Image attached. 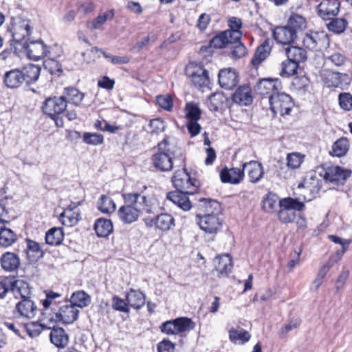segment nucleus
Returning a JSON list of instances; mask_svg holds the SVG:
<instances>
[{
  "label": "nucleus",
  "instance_id": "obj_1",
  "mask_svg": "<svg viewBox=\"0 0 352 352\" xmlns=\"http://www.w3.org/2000/svg\"><path fill=\"white\" fill-rule=\"evenodd\" d=\"M124 205L118 210V216L124 223L136 221L140 214H153L156 207L146 196L138 192L122 194Z\"/></svg>",
  "mask_w": 352,
  "mask_h": 352
},
{
  "label": "nucleus",
  "instance_id": "obj_2",
  "mask_svg": "<svg viewBox=\"0 0 352 352\" xmlns=\"http://www.w3.org/2000/svg\"><path fill=\"white\" fill-rule=\"evenodd\" d=\"M41 67L34 64H28L22 68L8 71L3 76V83L10 89H16L23 83L30 85L39 77Z\"/></svg>",
  "mask_w": 352,
  "mask_h": 352
},
{
  "label": "nucleus",
  "instance_id": "obj_3",
  "mask_svg": "<svg viewBox=\"0 0 352 352\" xmlns=\"http://www.w3.org/2000/svg\"><path fill=\"white\" fill-rule=\"evenodd\" d=\"M171 182L176 190L190 195L197 192L201 185L197 172L188 171L186 168L176 170L171 177Z\"/></svg>",
  "mask_w": 352,
  "mask_h": 352
},
{
  "label": "nucleus",
  "instance_id": "obj_4",
  "mask_svg": "<svg viewBox=\"0 0 352 352\" xmlns=\"http://www.w3.org/2000/svg\"><path fill=\"white\" fill-rule=\"evenodd\" d=\"M79 310L69 301L59 306L58 309L44 314V322H62L65 324H73L78 318Z\"/></svg>",
  "mask_w": 352,
  "mask_h": 352
},
{
  "label": "nucleus",
  "instance_id": "obj_5",
  "mask_svg": "<svg viewBox=\"0 0 352 352\" xmlns=\"http://www.w3.org/2000/svg\"><path fill=\"white\" fill-rule=\"evenodd\" d=\"M270 109L274 114L289 115L294 107L292 98L285 93H275L268 96Z\"/></svg>",
  "mask_w": 352,
  "mask_h": 352
},
{
  "label": "nucleus",
  "instance_id": "obj_6",
  "mask_svg": "<svg viewBox=\"0 0 352 352\" xmlns=\"http://www.w3.org/2000/svg\"><path fill=\"white\" fill-rule=\"evenodd\" d=\"M195 326V323L190 318L180 317L163 322L160 329L162 333L167 335H175L189 331L193 329Z\"/></svg>",
  "mask_w": 352,
  "mask_h": 352
},
{
  "label": "nucleus",
  "instance_id": "obj_7",
  "mask_svg": "<svg viewBox=\"0 0 352 352\" xmlns=\"http://www.w3.org/2000/svg\"><path fill=\"white\" fill-rule=\"evenodd\" d=\"M19 293L21 300L15 306V316L28 319L33 318L38 312L37 306L32 300L23 293L22 289Z\"/></svg>",
  "mask_w": 352,
  "mask_h": 352
},
{
  "label": "nucleus",
  "instance_id": "obj_8",
  "mask_svg": "<svg viewBox=\"0 0 352 352\" xmlns=\"http://www.w3.org/2000/svg\"><path fill=\"white\" fill-rule=\"evenodd\" d=\"M67 108V100L65 96L49 98L45 100L43 106L44 113L52 119L65 112Z\"/></svg>",
  "mask_w": 352,
  "mask_h": 352
},
{
  "label": "nucleus",
  "instance_id": "obj_9",
  "mask_svg": "<svg viewBox=\"0 0 352 352\" xmlns=\"http://www.w3.org/2000/svg\"><path fill=\"white\" fill-rule=\"evenodd\" d=\"M197 223L199 228L206 233H216L221 226V222L214 214L206 213L197 215Z\"/></svg>",
  "mask_w": 352,
  "mask_h": 352
},
{
  "label": "nucleus",
  "instance_id": "obj_10",
  "mask_svg": "<svg viewBox=\"0 0 352 352\" xmlns=\"http://www.w3.org/2000/svg\"><path fill=\"white\" fill-rule=\"evenodd\" d=\"M351 175V171L340 166L329 168L324 173V179L336 185H343Z\"/></svg>",
  "mask_w": 352,
  "mask_h": 352
},
{
  "label": "nucleus",
  "instance_id": "obj_11",
  "mask_svg": "<svg viewBox=\"0 0 352 352\" xmlns=\"http://www.w3.org/2000/svg\"><path fill=\"white\" fill-rule=\"evenodd\" d=\"M23 48L30 59L38 60L45 57L48 51L47 47L41 40L32 41L23 44Z\"/></svg>",
  "mask_w": 352,
  "mask_h": 352
},
{
  "label": "nucleus",
  "instance_id": "obj_12",
  "mask_svg": "<svg viewBox=\"0 0 352 352\" xmlns=\"http://www.w3.org/2000/svg\"><path fill=\"white\" fill-rule=\"evenodd\" d=\"M281 83L278 78H263L256 86V92L261 96H269L279 93Z\"/></svg>",
  "mask_w": 352,
  "mask_h": 352
},
{
  "label": "nucleus",
  "instance_id": "obj_13",
  "mask_svg": "<svg viewBox=\"0 0 352 352\" xmlns=\"http://www.w3.org/2000/svg\"><path fill=\"white\" fill-rule=\"evenodd\" d=\"M274 39L283 45H291L297 38L295 30H292L287 25L278 26L273 30Z\"/></svg>",
  "mask_w": 352,
  "mask_h": 352
},
{
  "label": "nucleus",
  "instance_id": "obj_14",
  "mask_svg": "<svg viewBox=\"0 0 352 352\" xmlns=\"http://www.w3.org/2000/svg\"><path fill=\"white\" fill-rule=\"evenodd\" d=\"M28 287V284L23 280L4 278L0 280V298H3L9 291L21 292V289Z\"/></svg>",
  "mask_w": 352,
  "mask_h": 352
},
{
  "label": "nucleus",
  "instance_id": "obj_15",
  "mask_svg": "<svg viewBox=\"0 0 352 352\" xmlns=\"http://www.w3.org/2000/svg\"><path fill=\"white\" fill-rule=\"evenodd\" d=\"M339 2L337 0H323L318 6V12L324 20L331 19L339 12Z\"/></svg>",
  "mask_w": 352,
  "mask_h": 352
},
{
  "label": "nucleus",
  "instance_id": "obj_16",
  "mask_svg": "<svg viewBox=\"0 0 352 352\" xmlns=\"http://www.w3.org/2000/svg\"><path fill=\"white\" fill-rule=\"evenodd\" d=\"M218 77L220 86L225 89H232L239 82V76L236 72L231 68L220 70Z\"/></svg>",
  "mask_w": 352,
  "mask_h": 352
},
{
  "label": "nucleus",
  "instance_id": "obj_17",
  "mask_svg": "<svg viewBox=\"0 0 352 352\" xmlns=\"http://www.w3.org/2000/svg\"><path fill=\"white\" fill-rule=\"evenodd\" d=\"M189 194L176 190L175 191L168 192L166 198V200L170 201L182 210L188 211L192 208V204L187 196Z\"/></svg>",
  "mask_w": 352,
  "mask_h": 352
},
{
  "label": "nucleus",
  "instance_id": "obj_18",
  "mask_svg": "<svg viewBox=\"0 0 352 352\" xmlns=\"http://www.w3.org/2000/svg\"><path fill=\"white\" fill-rule=\"evenodd\" d=\"M214 265L218 277L227 276L232 271V258L228 254L216 256L214 259Z\"/></svg>",
  "mask_w": 352,
  "mask_h": 352
},
{
  "label": "nucleus",
  "instance_id": "obj_19",
  "mask_svg": "<svg viewBox=\"0 0 352 352\" xmlns=\"http://www.w3.org/2000/svg\"><path fill=\"white\" fill-rule=\"evenodd\" d=\"M244 177L243 168H228L224 167L220 172L221 181L223 183H230L232 184H239Z\"/></svg>",
  "mask_w": 352,
  "mask_h": 352
},
{
  "label": "nucleus",
  "instance_id": "obj_20",
  "mask_svg": "<svg viewBox=\"0 0 352 352\" xmlns=\"http://www.w3.org/2000/svg\"><path fill=\"white\" fill-rule=\"evenodd\" d=\"M30 21L27 19H19L13 25L12 36L13 41L17 43H21L30 34Z\"/></svg>",
  "mask_w": 352,
  "mask_h": 352
},
{
  "label": "nucleus",
  "instance_id": "obj_21",
  "mask_svg": "<svg viewBox=\"0 0 352 352\" xmlns=\"http://www.w3.org/2000/svg\"><path fill=\"white\" fill-rule=\"evenodd\" d=\"M232 98L234 102L241 106L250 105L253 101L252 89L246 85L238 87Z\"/></svg>",
  "mask_w": 352,
  "mask_h": 352
},
{
  "label": "nucleus",
  "instance_id": "obj_22",
  "mask_svg": "<svg viewBox=\"0 0 352 352\" xmlns=\"http://www.w3.org/2000/svg\"><path fill=\"white\" fill-rule=\"evenodd\" d=\"M190 68L187 69V74L191 79V81L196 87H204L209 82L208 72L201 66L195 67L192 71Z\"/></svg>",
  "mask_w": 352,
  "mask_h": 352
},
{
  "label": "nucleus",
  "instance_id": "obj_23",
  "mask_svg": "<svg viewBox=\"0 0 352 352\" xmlns=\"http://www.w3.org/2000/svg\"><path fill=\"white\" fill-rule=\"evenodd\" d=\"M306 201L305 196H300L296 198L285 197L280 199L278 201L279 207H284L285 209L296 212H300L305 210Z\"/></svg>",
  "mask_w": 352,
  "mask_h": 352
},
{
  "label": "nucleus",
  "instance_id": "obj_24",
  "mask_svg": "<svg viewBox=\"0 0 352 352\" xmlns=\"http://www.w3.org/2000/svg\"><path fill=\"white\" fill-rule=\"evenodd\" d=\"M177 155H152L153 166L160 171H169L172 170L174 163L177 160Z\"/></svg>",
  "mask_w": 352,
  "mask_h": 352
},
{
  "label": "nucleus",
  "instance_id": "obj_25",
  "mask_svg": "<svg viewBox=\"0 0 352 352\" xmlns=\"http://www.w3.org/2000/svg\"><path fill=\"white\" fill-rule=\"evenodd\" d=\"M126 300L128 302L129 307L135 309H141L145 304L146 296L140 290H135L131 288L125 294Z\"/></svg>",
  "mask_w": 352,
  "mask_h": 352
},
{
  "label": "nucleus",
  "instance_id": "obj_26",
  "mask_svg": "<svg viewBox=\"0 0 352 352\" xmlns=\"http://www.w3.org/2000/svg\"><path fill=\"white\" fill-rule=\"evenodd\" d=\"M271 41L265 39L256 49L254 55L252 59V64L254 67L259 65L270 54L272 50Z\"/></svg>",
  "mask_w": 352,
  "mask_h": 352
},
{
  "label": "nucleus",
  "instance_id": "obj_27",
  "mask_svg": "<svg viewBox=\"0 0 352 352\" xmlns=\"http://www.w3.org/2000/svg\"><path fill=\"white\" fill-rule=\"evenodd\" d=\"M72 204H69L59 216V221L63 225L71 227L76 225L80 220V212L78 210H74Z\"/></svg>",
  "mask_w": 352,
  "mask_h": 352
},
{
  "label": "nucleus",
  "instance_id": "obj_28",
  "mask_svg": "<svg viewBox=\"0 0 352 352\" xmlns=\"http://www.w3.org/2000/svg\"><path fill=\"white\" fill-rule=\"evenodd\" d=\"M227 101V98L222 93L217 92L209 96L206 104L210 111L217 112L225 109Z\"/></svg>",
  "mask_w": 352,
  "mask_h": 352
},
{
  "label": "nucleus",
  "instance_id": "obj_29",
  "mask_svg": "<svg viewBox=\"0 0 352 352\" xmlns=\"http://www.w3.org/2000/svg\"><path fill=\"white\" fill-rule=\"evenodd\" d=\"M50 341L58 348H64L69 342V336L61 327H54L50 334Z\"/></svg>",
  "mask_w": 352,
  "mask_h": 352
},
{
  "label": "nucleus",
  "instance_id": "obj_30",
  "mask_svg": "<svg viewBox=\"0 0 352 352\" xmlns=\"http://www.w3.org/2000/svg\"><path fill=\"white\" fill-rule=\"evenodd\" d=\"M243 172L248 171L250 182L256 183L260 180L263 174L261 164L256 161L243 163Z\"/></svg>",
  "mask_w": 352,
  "mask_h": 352
},
{
  "label": "nucleus",
  "instance_id": "obj_31",
  "mask_svg": "<svg viewBox=\"0 0 352 352\" xmlns=\"http://www.w3.org/2000/svg\"><path fill=\"white\" fill-rule=\"evenodd\" d=\"M115 15L114 10H107L104 12L100 13L97 17L91 21L87 23V27L91 30H98L109 20L113 19Z\"/></svg>",
  "mask_w": 352,
  "mask_h": 352
},
{
  "label": "nucleus",
  "instance_id": "obj_32",
  "mask_svg": "<svg viewBox=\"0 0 352 352\" xmlns=\"http://www.w3.org/2000/svg\"><path fill=\"white\" fill-rule=\"evenodd\" d=\"M175 226V220L172 214L161 213L156 216L155 228L162 232H167Z\"/></svg>",
  "mask_w": 352,
  "mask_h": 352
},
{
  "label": "nucleus",
  "instance_id": "obj_33",
  "mask_svg": "<svg viewBox=\"0 0 352 352\" xmlns=\"http://www.w3.org/2000/svg\"><path fill=\"white\" fill-rule=\"evenodd\" d=\"M17 239L16 234L4 223L0 224V246L8 248L11 246Z\"/></svg>",
  "mask_w": 352,
  "mask_h": 352
},
{
  "label": "nucleus",
  "instance_id": "obj_34",
  "mask_svg": "<svg viewBox=\"0 0 352 352\" xmlns=\"http://www.w3.org/2000/svg\"><path fill=\"white\" fill-rule=\"evenodd\" d=\"M94 228L99 237H107L113 231V225L109 219L98 218L94 223Z\"/></svg>",
  "mask_w": 352,
  "mask_h": 352
},
{
  "label": "nucleus",
  "instance_id": "obj_35",
  "mask_svg": "<svg viewBox=\"0 0 352 352\" xmlns=\"http://www.w3.org/2000/svg\"><path fill=\"white\" fill-rule=\"evenodd\" d=\"M233 41L230 31L226 30L213 37L210 41V45L211 47L221 49L230 44Z\"/></svg>",
  "mask_w": 352,
  "mask_h": 352
},
{
  "label": "nucleus",
  "instance_id": "obj_36",
  "mask_svg": "<svg viewBox=\"0 0 352 352\" xmlns=\"http://www.w3.org/2000/svg\"><path fill=\"white\" fill-rule=\"evenodd\" d=\"M285 51L289 60L300 63L305 61L307 58V52L302 47L292 45L286 47Z\"/></svg>",
  "mask_w": 352,
  "mask_h": 352
},
{
  "label": "nucleus",
  "instance_id": "obj_37",
  "mask_svg": "<svg viewBox=\"0 0 352 352\" xmlns=\"http://www.w3.org/2000/svg\"><path fill=\"white\" fill-rule=\"evenodd\" d=\"M1 263L5 270L12 272L19 267L20 259L16 254L12 252H6L2 256Z\"/></svg>",
  "mask_w": 352,
  "mask_h": 352
},
{
  "label": "nucleus",
  "instance_id": "obj_38",
  "mask_svg": "<svg viewBox=\"0 0 352 352\" xmlns=\"http://www.w3.org/2000/svg\"><path fill=\"white\" fill-rule=\"evenodd\" d=\"M69 302L77 309L84 308L91 303V296L84 291H77L72 294Z\"/></svg>",
  "mask_w": 352,
  "mask_h": 352
},
{
  "label": "nucleus",
  "instance_id": "obj_39",
  "mask_svg": "<svg viewBox=\"0 0 352 352\" xmlns=\"http://www.w3.org/2000/svg\"><path fill=\"white\" fill-rule=\"evenodd\" d=\"M45 294L46 298L41 300L43 307V309L41 312L42 320H44L45 313L47 311H53L54 310V308H52L51 306L56 304L55 300L61 297V294L60 293L55 292L52 290H46L45 291Z\"/></svg>",
  "mask_w": 352,
  "mask_h": 352
},
{
  "label": "nucleus",
  "instance_id": "obj_40",
  "mask_svg": "<svg viewBox=\"0 0 352 352\" xmlns=\"http://www.w3.org/2000/svg\"><path fill=\"white\" fill-rule=\"evenodd\" d=\"M63 239L64 233L61 228L54 227L50 229L45 234V242L50 245H59Z\"/></svg>",
  "mask_w": 352,
  "mask_h": 352
},
{
  "label": "nucleus",
  "instance_id": "obj_41",
  "mask_svg": "<svg viewBox=\"0 0 352 352\" xmlns=\"http://www.w3.org/2000/svg\"><path fill=\"white\" fill-rule=\"evenodd\" d=\"M292 30L298 32L303 31L307 28V21L304 16L298 14L292 13L288 19L287 24Z\"/></svg>",
  "mask_w": 352,
  "mask_h": 352
},
{
  "label": "nucleus",
  "instance_id": "obj_42",
  "mask_svg": "<svg viewBox=\"0 0 352 352\" xmlns=\"http://www.w3.org/2000/svg\"><path fill=\"white\" fill-rule=\"evenodd\" d=\"M116 205L113 199L107 195H102L97 202V208L102 213L110 214L116 210Z\"/></svg>",
  "mask_w": 352,
  "mask_h": 352
},
{
  "label": "nucleus",
  "instance_id": "obj_43",
  "mask_svg": "<svg viewBox=\"0 0 352 352\" xmlns=\"http://www.w3.org/2000/svg\"><path fill=\"white\" fill-rule=\"evenodd\" d=\"M157 154H172L175 152L177 140L175 138L166 136L157 145Z\"/></svg>",
  "mask_w": 352,
  "mask_h": 352
},
{
  "label": "nucleus",
  "instance_id": "obj_44",
  "mask_svg": "<svg viewBox=\"0 0 352 352\" xmlns=\"http://www.w3.org/2000/svg\"><path fill=\"white\" fill-rule=\"evenodd\" d=\"M84 96L83 93L74 87H65L63 96L65 97L67 103L71 102L74 105L78 106L81 103Z\"/></svg>",
  "mask_w": 352,
  "mask_h": 352
},
{
  "label": "nucleus",
  "instance_id": "obj_45",
  "mask_svg": "<svg viewBox=\"0 0 352 352\" xmlns=\"http://www.w3.org/2000/svg\"><path fill=\"white\" fill-rule=\"evenodd\" d=\"M185 118L187 121H198L201 118V111L199 105L194 102H189L185 106Z\"/></svg>",
  "mask_w": 352,
  "mask_h": 352
},
{
  "label": "nucleus",
  "instance_id": "obj_46",
  "mask_svg": "<svg viewBox=\"0 0 352 352\" xmlns=\"http://www.w3.org/2000/svg\"><path fill=\"white\" fill-rule=\"evenodd\" d=\"M321 42L322 39L318 32L306 34L302 40L303 45L311 50H316Z\"/></svg>",
  "mask_w": 352,
  "mask_h": 352
},
{
  "label": "nucleus",
  "instance_id": "obj_47",
  "mask_svg": "<svg viewBox=\"0 0 352 352\" xmlns=\"http://www.w3.org/2000/svg\"><path fill=\"white\" fill-rule=\"evenodd\" d=\"M228 25L230 30V34H232L234 41H237L241 38V32L240 29L242 27V21L240 19L236 17H231L228 21Z\"/></svg>",
  "mask_w": 352,
  "mask_h": 352
},
{
  "label": "nucleus",
  "instance_id": "obj_48",
  "mask_svg": "<svg viewBox=\"0 0 352 352\" xmlns=\"http://www.w3.org/2000/svg\"><path fill=\"white\" fill-rule=\"evenodd\" d=\"M229 337L232 342L241 344L247 342L250 339V334L243 329L236 330L232 329L229 331Z\"/></svg>",
  "mask_w": 352,
  "mask_h": 352
},
{
  "label": "nucleus",
  "instance_id": "obj_49",
  "mask_svg": "<svg viewBox=\"0 0 352 352\" xmlns=\"http://www.w3.org/2000/svg\"><path fill=\"white\" fill-rule=\"evenodd\" d=\"M341 259V254L339 252H337L335 254L330 256L327 263L322 265L318 271L317 276L324 278L327 272L334 265L335 263H337Z\"/></svg>",
  "mask_w": 352,
  "mask_h": 352
},
{
  "label": "nucleus",
  "instance_id": "obj_50",
  "mask_svg": "<svg viewBox=\"0 0 352 352\" xmlns=\"http://www.w3.org/2000/svg\"><path fill=\"white\" fill-rule=\"evenodd\" d=\"M298 63L289 60L288 58L287 60L283 61L281 64L280 76L283 77H289L294 75L298 68Z\"/></svg>",
  "mask_w": 352,
  "mask_h": 352
},
{
  "label": "nucleus",
  "instance_id": "obj_51",
  "mask_svg": "<svg viewBox=\"0 0 352 352\" xmlns=\"http://www.w3.org/2000/svg\"><path fill=\"white\" fill-rule=\"evenodd\" d=\"M111 307L114 310L120 312L128 314L130 311L129 304L126 299H122L116 295L112 297Z\"/></svg>",
  "mask_w": 352,
  "mask_h": 352
},
{
  "label": "nucleus",
  "instance_id": "obj_52",
  "mask_svg": "<svg viewBox=\"0 0 352 352\" xmlns=\"http://www.w3.org/2000/svg\"><path fill=\"white\" fill-rule=\"evenodd\" d=\"M278 197L276 195L269 193L263 200V208L267 212H273L278 204Z\"/></svg>",
  "mask_w": 352,
  "mask_h": 352
},
{
  "label": "nucleus",
  "instance_id": "obj_53",
  "mask_svg": "<svg viewBox=\"0 0 352 352\" xmlns=\"http://www.w3.org/2000/svg\"><path fill=\"white\" fill-rule=\"evenodd\" d=\"M230 45L232 56L234 58H240L243 57L246 54V47L241 42V39L237 41H233V42H231Z\"/></svg>",
  "mask_w": 352,
  "mask_h": 352
},
{
  "label": "nucleus",
  "instance_id": "obj_54",
  "mask_svg": "<svg viewBox=\"0 0 352 352\" xmlns=\"http://www.w3.org/2000/svg\"><path fill=\"white\" fill-rule=\"evenodd\" d=\"M341 76L339 72L328 71L324 77L325 82L328 87H338L342 84Z\"/></svg>",
  "mask_w": 352,
  "mask_h": 352
},
{
  "label": "nucleus",
  "instance_id": "obj_55",
  "mask_svg": "<svg viewBox=\"0 0 352 352\" xmlns=\"http://www.w3.org/2000/svg\"><path fill=\"white\" fill-rule=\"evenodd\" d=\"M324 56L336 66L342 65L346 60L345 56L339 51L331 52L330 50H328L326 52Z\"/></svg>",
  "mask_w": 352,
  "mask_h": 352
},
{
  "label": "nucleus",
  "instance_id": "obj_56",
  "mask_svg": "<svg viewBox=\"0 0 352 352\" xmlns=\"http://www.w3.org/2000/svg\"><path fill=\"white\" fill-rule=\"evenodd\" d=\"M346 25L347 22L345 19L337 18L329 23L328 28L333 32L342 33L345 30Z\"/></svg>",
  "mask_w": 352,
  "mask_h": 352
},
{
  "label": "nucleus",
  "instance_id": "obj_57",
  "mask_svg": "<svg viewBox=\"0 0 352 352\" xmlns=\"http://www.w3.org/2000/svg\"><path fill=\"white\" fill-rule=\"evenodd\" d=\"M349 148V141L344 138L338 140L333 145L334 154H346Z\"/></svg>",
  "mask_w": 352,
  "mask_h": 352
},
{
  "label": "nucleus",
  "instance_id": "obj_58",
  "mask_svg": "<svg viewBox=\"0 0 352 352\" xmlns=\"http://www.w3.org/2000/svg\"><path fill=\"white\" fill-rule=\"evenodd\" d=\"M278 216L282 223H288L295 219L296 213L294 211L285 209L284 207H280Z\"/></svg>",
  "mask_w": 352,
  "mask_h": 352
},
{
  "label": "nucleus",
  "instance_id": "obj_59",
  "mask_svg": "<svg viewBox=\"0 0 352 352\" xmlns=\"http://www.w3.org/2000/svg\"><path fill=\"white\" fill-rule=\"evenodd\" d=\"M150 132L153 134H160L164 131L166 125L164 122L160 118L153 119L148 124Z\"/></svg>",
  "mask_w": 352,
  "mask_h": 352
},
{
  "label": "nucleus",
  "instance_id": "obj_60",
  "mask_svg": "<svg viewBox=\"0 0 352 352\" xmlns=\"http://www.w3.org/2000/svg\"><path fill=\"white\" fill-rule=\"evenodd\" d=\"M199 201L203 203L202 207L208 213L214 214V211H218L220 208V204L216 200L202 198Z\"/></svg>",
  "mask_w": 352,
  "mask_h": 352
},
{
  "label": "nucleus",
  "instance_id": "obj_61",
  "mask_svg": "<svg viewBox=\"0 0 352 352\" xmlns=\"http://www.w3.org/2000/svg\"><path fill=\"white\" fill-rule=\"evenodd\" d=\"M339 104L346 111L352 110V95L349 93H341L338 97Z\"/></svg>",
  "mask_w": 352,
  "mask_h": 352
},
{
  "label": "nucleus",
  "instance_id": "obj_62",
  "mask_svg": "<svg viewBox=\"0 0 352 352\" xmlns=\"http://www.w3.org/2000/svg\"><path fill=\"white\" fill-rule=\"evenodd\" d=\"M156 100H157V103L161 108H162L168 111H170L172 110L173 106V100H172V98L170 97V96H169V95L158 96L156 98Z\"/></svg>",
  "mask_w": 352,
  "mask_h": 352
},
{
  "label": "nucleus",
  "instance_id": "obj_63",
  "mask_svg": "<svg viewBox=\"0 0 352 352\" xmlns=\"http://www.w3.org/2000/svg\"><path fill=\"white\" fill-rule=\"evenodd\" d=\"M83 140L88 144L98 145L103 142V136L98 133H86L83 135Z\"/></svg>",
  "mask_w": 352,
  "mask_h": 352
},
{
  "label": "nucleus",
  "instance_id": "obj_64",
  "mask_svg": "<svg viewBox=\"0 0 352 352\" xmlns=\"http://www.w3.org/2000/svg\"><path fill=\"white\" fill-rule=\"evenodd\" d=\"M27 250L30 252L35 254L36 259L41 258L43 256V252L41 250L39 244L32 240H27Z\"/></svg>",
  "mask_w": 352,
  "mask_h": 352
}]
</instances>
